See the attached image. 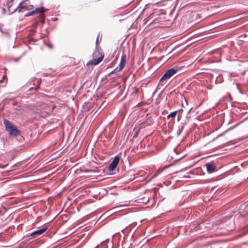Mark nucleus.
Masks as SVG:
<instances>
[{"label":"nucleus","mask_w":248,"mask_h":248,"mask_svg":"<svg viewBox=\"0 0 248 248\" xmlns=\"http://www.w3.org/2000/svg\"><path fill=\"white\" fill-rule=\"evenodd\" d=\"M3 124L5 126L6 131L10 136L16 137L19 136L21 132L10 121L4 119Z\"/></svg>","instance_id":"f257e3e1"},{"label":"nucleus","mask_w":248,"mask_h":248,"mask_svg":"<svg viewBox=\"0 0 248 248\" xmlns=\"http://www.w3.org/2000/svg\"><path fill=\"white\" fill-rule=\"evenodd\" d=\"M41 80L37 78H31L27 83L25 88L27 89V92L29 93H35L39 88V85Z\"/></svg>","instance_id":"f03ea898"},{"label":"nucleus","mask_w":248,"mask_h":248,"mask_svg":"<svg viewBox=\"0 0 248 248\" xmlns=\"http://www.w3.org/2000/svg\"><path fill=\"white\" fill-rule=\"evenodd\" d=\"M177 71V70L174 68L168 70L160 79L158 83V86H163L165 84V82H164L165 80L170 79L172 76L176 73Z\"/></svg>","instance_id":"7ed1b4c3"},{"label":"nucleus","mask_w":248,"mask_h":248,"mask_svg":"<svg viewBox=\"0 0 248 248\" xmlns=\"http://www.w3.org/2000/svg\"><path fill=\"white\" fill-rule=\"evenodd\" d=\"M233 214H235V217L238 219L241 217H243L248 214V201L242 204L239 209L238 212L233 211Z\"/></svg>","instance_id":"20e7f679"},{"label":"nucleus","mask_w":248,"mask_h":248,"mask_svg":"<svg viewBox=\"0 0 248 248\" xmlns=\"http://www.w3.org/2000/svg\"><path fill=\"white\" fill-rule=\"evenodd\" d=\"M235 214H233L231 215V217H229L228 220L225 221V229L227 231H231L233 230L235 228V222L234 219Z\"/></svg>","instance_id":"39448f33"},{"label":"nucleus","mask_w":248,"mask_h":248,"mask_svg":"<svg viewBox=\"0 0 248 248\" xmlns=\"http://www.w3.org/2000/svg\"><path fill=\"white\" fill-rule=\"evenodd\" d=\"M48 229L47 225H44L42 227L37 230H35L30 233L27 236H32L33 238H36L42 235L44 232H45Z\"/></svg>","instance_id":"423d86ee"},{"label":"nucleus","mask_w":248,"mask_h":248,"mask_svg":"<svg viewBox=\"0 0 248 248\" xmlns=\"http://www.w3.org/2000/svg\"><path fill=\"white\" fill-rule=\"evenodd\" d=\"M120 158V156L119 155H117L114 156L113 160L110 163L108 168V170L109 171H113L115 170L119 162Z\"/></svg>","instance_id":"0eeeda50"},{"label":"nucleus","mask_w":248,"mask_h":248,"mask_svg":"<svg viewBox=\"0 0 248 248\" xmlns=\"http://www.w3.org/2000/svg\"><path fill=\"white\" fill-rule=\"evenodd\" d=\"M126 56L125 55H124V53H123L121 58V61L120 62L119 64V65L117 66L119 68V70H122V69L124 67V65L126 62Z\"/></svg>","instance_id":"6e6552de"},{"label":"nucleus","mask_w":248,"mask_h":248,"mask_svg":"<svg viewBox=\"0 0 248 248\" xmlns=\"http://www.w3.org/2000/svg\"><path fill=\"white\" fill-rule=\"evenodd\" d=\"M104 56H102L101 57L95 58L93 59L92 61H89V62L87 63V65L88 64H93V65H97L99 64L103 60Z\"/></svg>","instance_id":"1a4fd4ad"},{"label":"nucleus","mask_w":248,"mask_h":248,"mask_svg":"<svg viewBox=\"0 0 248 248\" xmlns=\"http://www.w3.org/2000/svg\"><path fill=\"white\" fill-rule=\"evenodd\" d=\"M186 124V122L184 123L182 122L178 126V130L176 133L177 136L179 137L182 133L185 125Z\"/></svg>","instance_id":"9d476101"},{"label":"nucleus","mask_w":248,"mask_h":248,"mask_svg":"<svg viewBox=\"0 0 248 248\" xmlns=\"http://www.w3.org/2000/svg\"><path fill=\"white\" fill-rule=\"evenodd\" d=\"M206 170L209 173H212L215 171V167L211 163H208L206 164Z\"/></svg>","instance_id":"9b49d317"},{"label":"nucleus","mask_w":248,"mask_h":248,"mask_svg":"<svg viewBox=\"0 0 248 248\" xmlns=\"http://www.w3.org/2000/svg\"><path fill=\"white\" fill-rule=\"evenodd\" d=\"M33 11L34 12V14H35L36 13H42L44 12H46L47 11V9H46L44 7L41 6L36 8Z\"/></svg>","instance_id":"f8f14e48"},{"label":"nucleus","mask_w":248,"mask_h":248,"mask_svg":"<svg viewBox=\"0 0 248 248\" xmlns=\"http://www.w3.org/2000/svg\"><path fill=\"white\" fill-rule=\"evenodd\" d=\"M45 20V16L44 14H42L40 15V17L39 20L38 21L36 22L35 23H34L33 26H34L35 28H36V27L38 26V24L39 22H41V23H44Z\"/></svg>","instance_id":"ddd939ff"},{"label":"nucleus","mask_w":248,"mask_h":248,"mask_svg":"<svg viewBox=\"0 0 248 248\" xmlns=\"http://www.w3.org/2000/svg\"><path fill=\"white\" fill-rule=\"evenodd\" d=\"M12 5L11 4L8 6V12H9V15H11L14 13L17 10V8H15L14 9L12 8Z\"/></svg>","instance_id":"4468645a"},{"label":"nucleus","mask_w":248,"mask_h":248,"mask_svg":"<svg viewBox=\"0 0 248 248\" xmlns=\"http://www.w3.org/2000/svg\"><path fill=\"white\" fill-rule=\"evenodd\" d=\"M177 112L178 110H175L174 111H172L167 115V118L168 119H169L170 118H175L177 115Z\"/></svg>","instance_id":"2eb2a0df"},{"label":"nucleus","mask_w":248,"mask_h":248,"mask_svg":"<svg viewBox=\"0 0 248 248\" xmlns=\"http://www.w3.org/2000/svg\"><path fill=\"white\" fill-rule=\"evenodd\" d=\"M26 0H22L20 2V3L18 4V7H20V8H19V9L18 10V12L19 13H21V12H23V9L24 8V7L22 6V3H23L24 2H25Z\"/></svg>","instance_id":"dca6fc26"},{"label":"nucleus","mask_w":248,"mask_h":248,"mask_svg":"<svg viewBox=\"0 0 248 248\" xmlns=\"http://www.w3.org/2000/svg\"><path fill=\"white\" fill-rule=\"evenodd\" d=\"M121 71V70H119V68L118 67H117L114 70H113L111 72H110L108 74L107 76H110L111 74L115 73L116 72H117L118 71Z\"/></svg>","instance_id":"f3484780"},{"label":"nucleus","mask_w":248,"mask_h":248,"mask_svg":"<svg viewBox=\"0 0 248 248\" xmlns=\"http://www.w3.org/2000/svg\"><path fill=\"white\" fill-rule=\"evenodd\" d=\"M35 14H34V12L33 10L31 11V12H28L26 15H25V16H32V15H34Z\"/></svg>","instance_id":"a211bd4d"},{"label":"nucleus","mask_w":248,"mask_h":248,"mask_svg":"<svg viewBox=\"0 0 248 248\" xmlns=\"http://www.w3.org/2000/svg\"><path fill=\"white\" fill-rule=\"evenodd\" d=\"M236 88L237 89H238L239 92L242 94H244L245 93L244 92H242V91L239 88V84L238 83H237L236 84Z\"/></svg>","instance_id":"6ab92c4d"},{"label":"nucleus","mask_w":248,"mask_h":248,"mask_svg":"<svg viewBox=\"0 0 248 248\" xmlns=\"http://www.w3.org/2000/svg\"><path fill=\"white\" fill-rule=\"evenodd\" d=\"M139 133V130H138L137 131L135 132L133 135V138H136L138 137V134Z\"/></svg>","instance_id":"aec40b11"},{"label":"nucleus","mask_w":248,"mask_h":248,"mask_svg":"<svg viewBox=\"0 0 248 248\" xmlns=\"http://www.w3.org/2000/svg\"><path fill=\"white\" fill-rule=\"evenodd\" d=\"M159 173V172H158V171H156V172H155V173L152 175V178H152V179H153V178H154L156 177L158 175V174Z\"/></svg>","instance_id":"412c9836"},{"label":"nucleus","mask_w":248,"mask_h":248,"mask_svg":"<svg viewBox=\"0 0 248 248\" xmlns=\"http://www.w3.org/2000/svg\"><path fill=\"white\" fill-rule=\"evenodd\" d=\"M13 0H7V4L8 5H11V4H12V2L13 1Z\"/></svg>","instance_id":"4be33fe9"},{"label":"nucleus","mask_w":248,"mask_h":248,"mask_svg":"<svg viewBox=\"0 0 248 248\" xmlns=\"http://www.w3.org/2000/svg\"><path fill=\"white\" fill-rule=\"evenodd\" d=\"M2 10L3 14H5V12H6L5 9L4 8H3Z\"/></svg>","instance_id":"5701e85b"},{"label":"nucleus","mask_w":248,"mask_h":248,"mask_svg":"<svg viewBox=\"0 0 248 248\" xmlns=\"http://www.w3.org/2000/svg\"><path fill=\"white\" fill-rule=\"evenodd\" d=\"M19 59H20V58H16L15 59V61L17 62L19 61Z\"/></svg>","instance_id":"b1692460"},{"label":"nucleus","mask_w":248,"mask_h":248,"mask_svg":"<svg viewBox=\"0 0 248 248\" xmlns=\"http://www.w3.org/2000/svg\"><path fill=\"white\" fill-rule=\"evenodd\" d=\"M0 31H1L2 33H5H5H6V32H5V31H2V29H1V28H0Z\"/></svg>","instance_id":"393cba45"},{"label":"nucleus","mask_w":248,"mask_h":248,"mask_svg":"<svg viewBox=\"0 0 248 248\" xmlns=\"http://www.w3.org/2000/svg\"><path fill=\"white\" fill-rule=\"evenodd\" d=\"M98 37H97L96 41V45L97 46V42H98Z\"/></svg>","instance_id":"a878e982"},{"label":"nucleus","mask_w":248,"mask_h":248,"mask_svg":"<svg viewBox=\"0 0 248 248\" xmlns=\"http://www.w3.org/2000/svg\"><path fill=\"white\" fill-rule=\"evenodd\" d=\"M57 20V18H56V17L53 18V20H54V21H56V20Z\"/></svg>","instance_id":"bb28decb"},{"label":"nucleus","mask_w":248,"mask_h":248,"mask_svg":"<svg viewBox=\"0 0 248 248\" xmlns=\"http://www.w3.org/2000/svg\"><path fill=\"white\" fill-rule=\"evenodd\" d=\"M185 155H183V156H182L181 158H179L178 160H180L181 159H182V158H183Z\"/></svg>","instance_id":"cd10ccee"},{"label":"nucleus","mask_w":248,"mask_h":248,"mask_svg":"<svg viewBox=\"0 0 248 248\" xmlns=\"http://www.w3.org/2000/svg\"><path fill=\"white\" fill-rule=\"evenodd\" d=\"M183 170H180L179 172L182 171Z\"/></svg>","instance_id":"c85d7f7f"},{"label":"nucleus","mask_w":248,"mask_h":248,"mask_svg":"<svg viewBox=\"0 0 248 248\" xmlns=\"http://www.w3.org/2000/svg\"><path fill=\"white\" fill-rule=\"evenodd\" d=\"M108 240V239H107L106 240H105V241H107Z\"/></svg>","instance_id":"c756f323"},{"label":"nucleus","mask_w":248,"mask_h":248,"mask_svg":"<svg viewBox=\"0 0 248 248\" xmlns=\"http://www.w3.org/2000/svg\"><path fill=\"white\" fill-rule=\"evenodd\" d=\"M104 243V241H102L101 242V243H100L101 244H103Z\"/></svg>","instance_id":"7c9ffc66"},{"label":"nucleus","mask_w":248,"mask_h":248,"mask_svg":"<svg viewBox=\"0 0 248 248\" xmlns=\"http://www.w3.org/2000/svg\"><path fill=\"white\" fill-rule=\"evenodd\" d=\"M48 47H51V46L49 45Z\"/></svg>","instance_id":"2f4dec72"},{"label":"nucleus","mask_w":248,"mask_h":248,"mask_svg":"<svg viewBox=\"0 0 248 248\" xmlns=\"http://www.w3.org/2000/svg\"><path fill=\"white\" fill-rule=\"evenodd\" d=\"M48 47H51V46L49 45Z\"/></svg>","instance_id":"473e14b6"},{"label":"nucleus","mask_w":248,"mask_h":248,"mask_svg":"<svg viewBox=\"0 0 248 248\" xmlns=\"http://www.w3.org/2000/svg\"><path fill=\"white\" fill-rule=\"evenodd\" d=\"M115 235V234H113L112 237H113Z\"/></svg>","instance_id":"72a5a7b5"},{"label":"nucleus","mask_w":248,"mask_h":248,"mask_svg":"<svg viewBox=\"0 0 248 248\" xmlns=\"http://www.w3.org/2000/svg\"><path fill=\"white\" fill-rule=\"evenodd\" d=\"M167 87V86H165V88H164V90L165 89L166 87Z\"/></svg>","instance_id":"f704fd0d"},{"label":"nucleus","mask_w":248,"mask_h":248,"mask_svg":"<svg viewBox=\"0 0 248 248\" xmlns=\"http://www.w3.org/2000/svg\"><path fill=\"white\" fill-rule=\"evenodd\" d=\"M2 232H0V234H2Z\"/></svg>","instance_id":"c9c22d12"},{"label":"nucleus","mask_w":248,"mask_h":248,"mask_svg":"<svg viewBox=\"0 0 248 248\" xmlns=\"http://www.w3.org/2000/svg\"><path fill=\"white\" fill-rule=\"evenodd\" d=\"M113 248V247H112V248Z\"/></svg>","instance_id":"e433bc0d"}]
</instances>
